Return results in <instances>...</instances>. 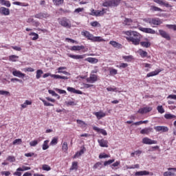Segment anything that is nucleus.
Wrapping results in <instances>:
<instances>
[{
	"label": "nucleus",
	"instance_id": "obj_1",
	"mask_svg": "<svg viewBox=\"0 0 176 176\" xmlns=\"http://www.w3.org/2000/svg\"><path fill=\"white\" fill-rule=\"evenodd\" d=\"M124 34L127 36L126 39L128 42H131L132 45H135V46L140 45L142 38L140 33L135 31L129 30L124 32Z\"/></svg>",
	"mask_w": 176,
	"mask_h": 176
},
{
	"label": "nucleus",
	"instance_id": "obj_2",
	"mask_svg": "<svg viewBox=\"0 0 176 176\" xmlns=\"http://www.w3.org/2000/svg\"><path fill=\"white\" fill-rule=\"evenodd\" d=\"M119 3H120V0H108L103 2L102 6H104V8H113L118 6Z\"/></svg>",
	"mask_w": 176,
	"mask_h": 176
},
{
	"label": "nucleus",
	"instance_id": "obj_3",
	"mask_svg": "<svg viewBox=\"0 0 176 176\" xmlns=\"http://www.w3.org/2000/svg\"><path fill=\"white\" fill-rule=\"evenodd\" d=\"M58 21V23L65 28H71V27H72L71 21L66 17L59 18Z\"/></svg>",
	"mask_w": 176,
	"mask_h": 176
},
{
	"label": "nucleus",
	"instance_id": "obj_4",
	"mask_svg": "<svg viewBox=\"0 0 176 176\" xmlns=\"http://www.w3.org/2000/svg\"><path fill=\"white\" fill-rule=\"evenodd\" d=\"M49 76H51V78H54V79H64L65 80H68V77L65 76H60L58 74H52L50 73H46L43 75V78H45Z\"/></svg>",
	"mask_w": 176,
	"mask_h": 176
},
{
	"label": "nucleus",
	"instance_id": "obj_5",
	"mask_svg": "<svg viewBox=\"0 0 176 176\" xmlns=\"http://www.w3.org/2000/svg\"><path fill=\"white\" fill-rule=\"evenodd\" d=\"M105 10H107V9L105 8H102V10H97L92 9L89 14L91 16H96V17H98V16H104V14L107 13Z\"/></svg>",
	"mask_w": 176,
	"mask_h": 176
},
{
	"label": "nucleus",
	"instance_id": "obj_6",
	"mask_svg": "<svg viewBox=\"0 0 176 176\" xmlns=\"http://www.w3.org/2000/svg\"><path fill=\"white\" fill-rule=\"evenodd\" d=\"M36 19H39L40 20H43V19H49L50 15L47 12H39L34 15Z\"/></svg>",
	"mask_w": 176,
	"mask_h": 176
},
{
	"label": "nucleus",
	"instance_id": "obj_7",
	"mask_svg": "<svg viewBox=\"0 0 176 176\" xmlns=\"http://www.w3.org/2000/svg\"><path fill=\"white\" fill-rule=\"evenodd\" d=\"M86 80L88 83H96L98 80V76L91 74L89 77L86 78Z\"/></svg>",
	"mask_w": 176,
	"mask_h": 176
},
{
	"label": "nucleus",
	"instance_id": "obj_8",
	"mask_svg": "<svg viewBox=\"0 0 176 176\" xmlns=\"http://www.w3.org/2000/svg\"><path fill=\"white\" fill-rule=\"evenodd\" d=\"M142 144L145 145H153V144H157V140H152L149 138H144L142 139Z\"/></svg>",
	"mask_w": 176,
	"mask_h": 176
},
{
	"label": "nucleus",
	"instance_id": "obj_9",
	"mask_svg": "<svg viewBox=\"0 0 176 176\" xmlns=\"http://www.w3.org/2000/svg\"><path fill=\"white\" fill-rule=\"evenodd\" d=\"M162 23V20L159 18H152L151 25H152V27H156V25H160Z\"/></svg>",
	"mask_w": 176,
	"mask_h": 176
},
{
	"label": "nucleus",
	"instance_id": "obj_10",
	"mask_svg": "<svg viewBox=\"0 0 176 176\" xmlns=\"http://www.w3.org/2000/svg\"><path fill=\"white\" fill-rule=\"evenodd\" d=\"M67 57H70V58H73L74 60H83L85 57H86V54L82 55H72L71 54H67Z\"/></svg>",
	"mask_w": 176,
	"mask_h": 176
},
{
	"label": "nucleus",
	"instance_id": "obj_11",
	"mask_svg": "<svg viewBox=\"0 0 176 176\" xmlns=\"http://www.w3.org/2000/svg\"><path fill=\"white\" fill-rule=\"evenodd\" d=\"M81 34L85 36V38H87V39H88V41H93V38H94V36L90 33V32L89 31H84L82 32Z\"/></svg>",
	"mask_w": 176,
	"mask_h": 176
},
{
	"label": "nucleus",
	"instance_id": "obj_12",
	"mask_svg": "<svg viewBox=\"0 0 176 176\" xmlns=\"http://www.w3.org/2000/svg\"><path fill=\"white\" fill-rule=\"evenodd\" d=\"M95 116H96L98 120L102 119V118H105L107 116V113H104L102 111L94 112L93 113Z\"/></svg>",
	"mask_w": 176,
	"mask_h": 176
},
{
	"label": "nucleus",
	"instance_id": "obj_13",
	"mask_svg": "<svg viewBox=\"0 0 176 176\" xmlns=\"http://www.w3.org/2000/svg\"><path fill=\"white\" fill-rule=\"evenodd\" d=\"M153 108L152 107H143V108H140L138 111V113H140L141 115H144V113H148V112H151V111H152Z\"/></svg>",
	"mask_w": 176,
	"mask_h": 176
},
{
	"label": "nucleus",
	"instance_id": "obj_14",
	"mask_svg": "<svg viewBox=\"0 0 176 176\" xmlns=\"http://www.w3.org/2000/svg\"><path fill=\"white\" fill-rule=\"evenodd\" d=\"M0 14L9 16V14H10V10L5 7H0Z\"/></svg>",
	"mask_w": 176,
	"mask_h": 176
},
{
	"label": "nucleus",
	"instance_id": "obj_15",
	"mask_svg": "<svg viewBox=\"0 0 176 176\" xmlns=\"http://www.w3.org/2000/svg\"><path fill=\"white\" fill-rule=\"evenodd\" d=\"M140 30L142 31V32H145V34H156L155 30L152 28H140Z\"/></svg>",
	"mask_w": 176,
	"mask_h": 176
},
{
	"label": "nucleus",
	"instance_id": "obj_16",
	"mask_svg": "<svg viewBox=\"0 0 176 176\" xmlns=\"http://www.w3.org/2000/svg\"><path fill=\"white\" fill-rule=\"evenodd\" d=\"M161 71H162V69H157L153 72L148 73L147 75L146 76V78H151L152 76H156V75H159V74H160Z\"/></svg>",
	"mask_w": 176,
	"mask_h": 176
},
{
	"label": "nucleus",
	"instance_id": "obj_17",
	"mask_svg": "<svg viewBox=\"0 0 176 176\" xmlns=\"http://www.w3.org/2000/svg\"><path fill=\"white\" fill-rule=\"evenodd\" d=\"M159 32H160V35H161L162 38H164L165 39H166V41H170V39H171V37H170V35L167 34L166 31L163 30H160Z\"/></svg>",
	"mask_w": 176,
	"mask_h": 176
},
{
	"label": "nucleus",
	"instance_id": "obj_18",
	"mask_svg": "<svg viewBox=\"0 0 176 176\" xmlns=\"http://www.w3.org/2000/svg\"><path fill=\"white\" fill-rule=\"evenodd\" d=\"M85 49V46L83 45H74L69 48V50L72 52H79L80 50H83Z\"/></svg>",
	"mask_w": 176,
	"mask_h": 176
},
{
	"label": "nucleus",
	"instance_id": "obj_19",
	"mask_svg": "<svg viewBox=\"0 0 176 176\" xmlns=\"http://www.w3.org/2000/svg\"><path fill=\"white\" fill-rule=\"evenodd\" d=\"M150 133H153V128L147 127L140 131V134H146L148 135Z\"/></svg>",
	"mask_w": 176,
	"mask_h": 176
},
{
	"label": "nucleus",
	"instance_id": "obj_20",
	"mask_svg": "<svg viewBox=\"0 0 176 176\" xmlns=\"http://www.w3.org/2000/svg\"><path fill=\"white\" fill-rule=\"evenodd\" d=\"M93 130L94 131H96V133H100V134H102V135H108V133H107V131H105V129H100L98 126H94Z\"/></svg>",
	"mask_w": 176,
	"mask_h": 176
},
{
	"label": "nucleus",
	"instance_id": "obj_21",
	"mask_svg": "<svg viewBox=\"0 0 176 176\" xmlns=\"http://www.w3.org/2000/svg\"><path fill=\"white\" fill-rule=\"evenodd\" d=\"M155 130L157 131H162V133H167L168 131V127L164 126H155Z\"/></svg>",
	"mask_w": 176,
	"mask_h": 176
},
{
	"label": "nucleus",
	"instance_id": "obj_22",
	"mask_svg": "<svg viewBox=\"0 0 176 176\" xmlns=\"http://www.w3.org/2000/svg\"><path fill=\"white\" fill-rule=\"evenodd\" d=\"M64 69H67V67H60L57 69V72H56V74H63L64 75H70V74L67 72V71H64Z\"/></svg>",
	"mask_w": 176,
	"mask_h": 176
},
{
	"label": "nucleus",
	"instance_id": "obj_23",
	"mask_svg": "<svg viewBox=\"0 0 176 176\" xmlns=\"http://www.w3.org/2000/svg\"><path fill=\"white\" fill-rule=\"evenodd\" d=\"M100 146L102 148H108V140L104 139L98 140Z\"/></svg>",
	"mask_w": 176,
	"mask_h": 176
},
{
	"label": "nucleus",
	"instance_id": "obj_24",
	"mask_svg": "<svg viewBox=\"0 0 176 176\" xmlns=\"http://www.w3.org/2000/svg\"><path fill=\"white\" fill-rule=\"evenodd\" d=\"M67 91L70 93H74V94H83V92L80 90H76L74 87H68L67 89Z\"/></svg>",
	"mask_w": 176,
	"mask_h": 176
},
{
	"label": "nucleus",
	"instance_id": "obj_25",
	"mask_svg": "<svg viewBox=\"0 0 176 176\" xmlns=\"http://www.w3.org/2000/svg\"><path fill=\"white\" fill-rule=\"evenodd\" d=\"M12 75H14V76H17L18 78H24L25 76V74L17 70L13 71Z\"/></svg>",
	"mask_w": 176,
	"mask_h": 176
},
{
	"label": "nucleus",
	"instance_id": "obj_26",
	"mask_svg": "<svg viewBox=\"0 0 176 176\" xmlns=\"http://www.w3.org/2000/svg\"><path fill=\"white\" fill-rule=\"evenodd\" d=\"M85 61H87L88 63H90L91 64H97L98 63V59L96 58H91L89 57L85 59Z\"/></svg>",
	"mask_w": 176,
	"mask_h": 176
},
{
	"label": "nucleus",
	"instance_id": "obj_27",
	"mask_svg": "<svg viewBox=\"0 0 176 176\" xmlns=\"http://www.w3.org/2000/svg\"><path fill=\"white\" fill-rule=\"evenodd\" d=\"M85 151H86V148L83 147L80 151H77L76 153L74 155V159H76V157H79L85 153Z\"/></svg>",
	"mask_w": 176,
	"mask_h": 176
},
{
	"label": "nucleus",
	"instance_id": "obj_28",
	"mask_svg": "<svg viewBox=\"0 0 176 176\" xmlns=\"http://www.w3.org/2000/svg\"><path fill=\"white\" fill-rule=\"evenodd\" d=\"M9 61H12V63H16L19 61V56L17 55H10L8 57Z\"/></svg>",
	"mask_w": 176,
	"mask_h": 176
},
{
	"label": "nucleus",
	"instance_id": "obj_29",
	"mask_svg": "<svg viewBox=\"0 0 176 176\" xmlns=\"http://www.w3.org/2000/svg\"><path fill=\"white\" fill-rule=\"evenodd\" d=\"M135 176L149 175V172L146 170H140L135 173Z\"/></svg>",
	"mask_w": 176,
	"mask_h": 176
},
{
	"label": "nucleus",
	"instance_id": "obj_30",
	"mask_svg": "<svg viewBox=\"0 0 176 176\" xmlns=\"http://www.w3.org/2000/svg\"><path fill=\"white\" fill-rule=\"evenodd\" d=\"M28 105H32V100H26L23 104H21V107L22 109H24L27 108Z\"/></svg>",
	"mask_w": 176,
	"mask_h": 176
},
{
	"label": "nucleus",
	"instance_id": "obj_31",
	"mask_svg": "<svg viewBox=\"0 0 176 176\" xmlns=\"http://www.w3.org/2000/svg\"><path fill=\"white\" fill-rule=\"evenodd\" d=\"M0 3L1 5H3L4 6H6V8H10V6H12L10 1L8 0H0Z\"/></svg>",
	"mask_w": 176,
	"mask_h": 176
},
{
	"label": "nucleus",
	"instance_id": "obj_32",
	"mask_svg": "<svg viewBox=\"0 0 176 176\" xmlns=\"http://www.w3.org/2000/svg\"><path fill=\"white\" fill-rule=\"evenodd\" d=\"M109 45H111V46L113 47H118L119 49V47H122V45L120 44L119 43L115 41H111L109 42Z\"/></svg>",
	"mask_w": 176,
	"mask_h": 176
},
{
	"label": "nucleus",
	"instance_id": "obj_33",
	"mask_svg": "<svg viewBox=\"0 0 176 176\" xmlns=\"http://www.w3.org/2000/svg\"><path fill=\"white\" fill-rule=\"evenodd\" d=\"M92 42H105V39L102 38L101 36H94L92 39Z\"/></svg>",
	"mask_w": 176,
	"mask_h": 176
},
{
	"label": "nucleus",
	"instance_id": "obj_34",
	"mask_svg": "<svg viewBox=\"0 0 176 176\" xmlns=\"http://www.w3.org/2000/svg\"><path fill=\"white\" fill-rule=\"evenodd\" d=\"M151 12H163V10L159 7H156L155 6H151L150 8Z\"/></svg>",
	"mask_w": 176,
	"mask_h": 176
},
{
	"label": "nucleus",
	"instance_id": "obj_35",
	"mask_svg": "<svg viewBox=\"0 0 176 176\" xmlns=\"http://www.w3.org/2000/svg\"><path fill=\"white\" fill-rule=\"evenodd\" d=\"M139 54L140 57H142V58L145 57H148V52H146V51H144L142 49L139 50Z\"/></svg>",
	"mask_w": 176,
	"mask_h": 176
},
{
	"label": "nucleus",
	"instance_id": "obj_36",
	"mask_svg": "<svg viewBox=\"0 0 176 176\" xmlns=\"http://www.w3.org/2000/svg\"><path fill=\"white\" fill-rule=\"evenodd\" d=\"M140 45L142 46V47H149L151 46V43L148 41H140Z\"/></svg>",
	"mask_w": 176,
	"mask_h": 176
},
{
	"label": "nucleus",
	"instance_id": "obj_37",
	"mask_svg": "<svg viewBox=\"0 0 176 176\" xmlns=\"http://www.w3.org/2000/svg\"><path fill=\"white\" fill-rule=\"evenodd\" d=\"M30 36H34L32 40V41H36L37 39H39V34L35 33V32H30L29 34Z\"/></svg>",
	"mask_w": 176,
	"mask_h": 176
},
{
	"label": "nucleus",
	"instance_id": "obj_38",
	"mask_svg": "<svg viewBox=\"0 0 176 176\" xmlns=\"http://www.w3.org/2000/svg\"><path fill=\"white\" fill-rule=\"evenodd\" d=\"M69 170L70 171H74V170H78V162H73Z\"/></svg>",
	"mask_w": 176,
	"mask_h": 176
},
{
	"label": "nucleus",
	"instance_id": "obj_39",
	"mask_svg": "<svg viewBox=\"0 0 176 176\" xmlns=\"http://www.w3.org/2000/svg\"><path fill=\"white\" fill-rule=\"evenodd\" d=\"M28 170H31V167L23 166L16 169V171H28Z\"/></svg>",
	"mask_w": 176,
	"mask_h": 176
},
{
	"label": "nucleus",
	"instance_id": "obj_40",
	"mask_svg": "<svg viewBox=\"0 0 176 176\" xmlns=\"http://www.w3.org/2000/svg\"><path fill=\"white\" fill-rule=\"evenodd\" d=\"M120 161H116V162L111 165V168H112V170H118V168L116 167H118V166H120Z\"/></svg>",
	"mask_w": 176,
	"mask_h": 176
},
{
	"label": "nucleus",
	"instance_id": "obj_41",
	"mask_svg": "<svg viewBox=\"0 0 176 176\" xmlns=\"http://www.w3.org/2000/svg\"><path fill=\"white\" fill-rule=\"evenodd\" d=\"M62 150L65 152H68V143L67 142L62 143Z\"/></svg>",
	"mask_w": 176,
	"mask_h": 176
},
{
	"label": "nucleus",
	"instance_id": "obj_42",
	"mask_svg": "<svg viewBox=\"0 0 176 176\" xmlns=\"http://www.w3.org/2000/svg\"><path fill=\"white\" fill-rule=\"evenodd\" d=\"M42 75H43V71L42 69H38L36 71V79H41Z\"/></svg>",
	"mask_w": 176,
	"mask_h": 176
},
{
	"label": "nucleus",
	"instance_id": "obj_43",
	"mask_svg": "<svg viewBox=\"0 0 176 176\" xmlns=\"http://www.w3.org/2000/svg\"><path fill=\"white\" fill-rule=\"evenodd\" d=\"M164 118L165 119H176V116L175 115H173L171 113H166L164 115Z\"/></svg>",
	"mask_w": 176,
	"mask_h": 176
},
{
	"label": "nucleus",
	"instance_id": "obj_44",
	"mask_svg": "<svg viewBox=\"0 0 176 176\" xmlns=\"http://www.w3.org/2000/svg\"><path fill=\"white\" fill-rule=\"evenodd\" d=\"M53 3L56 6H60L64 3V0H53Z\"/></svg>",
	"mask_w": 176,
	"mask_h": 176
},
{
	"label": "nucleus",
	"instance_id": "obj_45",
	"mask_svg": "<svg viewBox=\"0 0 176 176\" xmlns=\"http://www.w3.org/2000/svg\"><path fill=\"white\" fill-rule=\"evenodd\" d=\"M12 3L13 5H16L17 6H23V7L28 6V3H21L20 1H14Z\"/></svg>",
	"mask_w": 176,
	"mask_h": 176
},
{
	"label": "nucleus",
	"instance_id": "obj_46",
	"mask_svg": "<svg viewBox=\"0 0 176 176\" xmlns=\"http://www.w3.org/2000/svg\"><path fill=\"white\" fill-rule=\"evenodd\" d=\"M46 149H49V140L44 141L43 144V151H46Z\"/></svg>",
	"mask_w": 176,
	"mask_h": 176
},
{
	"label": "nucleus",
	"instance_id": "obj_47",
	"mask_svg": "<svg viewBox=\"0 0 176 176\" xmlns=\"http://www.w3.org/2000/svg\"><path fill=\"white\" fill-rule=\"evenodd\" d=\"M93 168H94V170H96V169H97V168H102V164L101 162H96V163L94 165Z\"/></svg>",
	"mask_w": 176,
	"mask_h": 176
},
{
	"label": "nucleus",
	"instance_id": "obj_48",
	"mask_svg": "<svg viewBox=\"0 0 176 176\" xmlns=\"http://www.w3.org/2000/svg\"><path fill=\"white\" fill-rule=\"evenodd\" d=\"M42 170H43V171H50L52 168L47 164H43L42 166Z\"/></svg>",
	"mask_w": 176,
	"mask_h": 176
},
{
	"label": "nucleus",
	"instance_id": "obj_49",
	"mask_svg": "<svg viewBox=\"0 0 176 176\" xmlns=\"http://www.w3.org/2000/svg\"><path fill=\"white\" fill-rule=\"evenodd\" d=\"M42 102H43L45 107H54V104L50 103V102H48L47 101L43 100V99H40Z\"/></svg>",
	"mask_w": 176,
	"mask_h": 176
},
{
	"label": "nucleus",
	"instance_id": "obj_50",
	"mask_svg": "<svg viewBox=\"0 0 176 176\" xmlns=\"http://www.w3.org/2000/svg\"><path fill=\"white\" fill-rule=\"evenodd\" d=\"M157 111L159 112V113H164V108H163L162 105H159L157 107Z\"/></svg>",
	"mask_w": 176,
	"mask_h": 176
},
{
	"label": "nucleus",
	"instance_id": "obj_51",
	"mask_svg": "<svg viewBox=\"0 0 176 176\" xmlns=\"http://www.w3.org/2000/svg\"><path fill=\"white\" fill-rule=\"evenodd\" d=\"M131 23H133V19H131L126 18L124 21V24H125L126 25H131Z\"/></svg>",
	"mask_w": 176,
	"mask_h": 176
},
{
	"label": "nucleus",
	"instance_id": "obj_52",
	"mask_svg": "<svg viewBox=\"0 0 176 176\" xmlns=\"http://www.w3.org/2000/svg\"><path fill=\"white\" fill-rule=\"evenodd\" d=\"M6 160L8 162H10V163H13V162H16V157H14V156L9 155L7 157Z\"/></svg>",
	"mask_w": 176,
	"mask_h": 176
},
{
	"label": "nucleus",
	"instance_id": "obj_53",
	"mask_svg": "<svg viewBox=\"0 0 176 176\" xmlns=\"http://www.w3.org/2000/svg\"><path fill=\"white\" fill-rule=\"evenodd\" d=\"M48 93H49L50 94H52V96H54V97H58V100H60V96H58V94H57L56 93V91H53V90H52V89H50V90L48 91Z\"/></svg>",
	"mask_w": 176,
	"mask_h": 176
},
{
	"label": "nucleus",
	"instance_id": "obj_54",
	"mask_svg": "<svg viewBox=\"0 0 176 176\" xmlns=\"http://www.w3.org/2000/svg\"><path fill=\"white\" fill-rule=\"evenodd\" d=\"M90 25H91V27H101V24H100L97 21L91 22Z\"/></svg>",
	"mask_w": 176,
	"mask_h": 176
},
{
	"label": "nucleus",
	"instance_id": "obj_55",
	"mask_svg": "<svg viewBox=\"0 0 176 176\" xmlns=\"http://www.w3.org/2000/svg\"><path fill=\"white\" fill-rule=\"evenodd\" d=\"M58 142V138H54L50 142V145H57Z\"/></svg>",
	"mask_w": 176,
	"mask_h": 176
},
{
	"label": "nucleus",
	"instance_id": "obj_56",
	"mask_svg": "<svg viewBox=\"0 0 176 176\" xmlns=\"http://www.w3.org/2000/svg\"><path fill=\"white\" fill-rule=\"evenodd\" d=\"M38 142H39V139H38L37 140H33L30 142V146H36V145H38Z\"/></svg>",
	"mask_w": 176,
	"mask_h": 176
},
{
	"label": "nucleus",
	"instance_id": "obj_57",
	"mask_svg": "<svg viewBox=\"0 0 176 176\" xmlns=\"http://www.w3.org/2000/svg\"><path fill=\"white\" fill-rule=\"evenodd\" d=\"M122 58L125 60V61H127L128 63L131 61L133 56H122Z\"/></svg>",
	"mask_w": 176,
	"mask_h": 176
},
{
	"label": "nucleus",
	"instance_id": "obj_58",
	"mask_svg": "<svg viewBox=\"0 0 176 176\" xmlns=\"http://www.w3.org/2000/svg\"><path fill=\"white\" fill-rule=\"evenodd\" d=\"M22 142H23V140L21 139H16L15 140H14L12 144L14 145H20V144H21Z\"/></svg>",
	"mask_w": 176,
	"mask_h": 176
},
{
	"label": "nucleus",
	"instance_id": "obj_59",
	"mask_svg": "<svg viewBox=\"0 0 176 176\" xmlns=\"http://www.w3.org/2000/svg\"><path fill=\"white\" fill-rule=\"evenodd\" d=\"M115 162V159L109 160L108 161H105L104 162V166H109V164H112Z\"/></svg>",
	"mask_w": 176,
	"mask_h": 176
},
{
	"label": "nucleus",
	"instance_id": "obj_60",
	"mask_svg": "<svg viewBox=\"0 0 176 176\" xmlns=\"http://www.w3.org/2000/svg\"><path fill=\"white\" fill-rule=\"evenodd\" d=\"M164 176H175V173H173L170 171H166V172H164V174H163Z\"/></svg>",
	"mask_w": 176,
	"mask_h": 176
},
{
	"label": "nucleus",
	"instance_id": "obj_61",
	"mask_svg": "<svg viewBox=\"0 0 176 176\" xmlns=\"http://www.w3.org/2000/svg\"><path fill=\"white\" fill-rule=\"evenodd\" d=\"M166 27L169 28V30H173V31H176V25H166Z\"/></svg>",
	"mask_w": 176,
	"mask_h": 176
},
{
	"label": "nucleus",
	"instance_id": "obj_62",
	"mask_svg": "<svg viewBox=\"0 0 176 176\" xmlns=\"http://www.w3.org/2000/svg\"><path fill=\"white\" fill-rule=\"evenodd\" d=\"M107 157H109V155L105 153L100 154L99 159H107Z\"/></svg>",
	"mask_w": 176,
	"mask_h": 176
},
{
	"label": "nucleus",
	"instance_id": "obj_63",
	"mask_svg": "<svg viewBox=\"0 0 176 176\" xmlns=\"http://www.w3.org/2000/svg\"><path fill=\"white\" fill-rule=\"evenodd\" d=\"M110 75H117L118 74V70L116 69H110Z\"/></svg>",
	"mask_w": 176,
	"mask_h": 176
},
{
	"label": "nucleus",
	"instance_id": "obj_64",
	"mask_svg": "<svg viewBox=\"0 0 176 176\" xmlns=\"http://www.w3.org/2000/svg\"><path fill=\"white\" fill-rule=\"evenodd\" d=\"M83 10H85V8H76L74 10V13H80L81 12H83Z\"/></svg>",
	"mask_w": 176,
	"mask_h": 176
}]
</instances>
